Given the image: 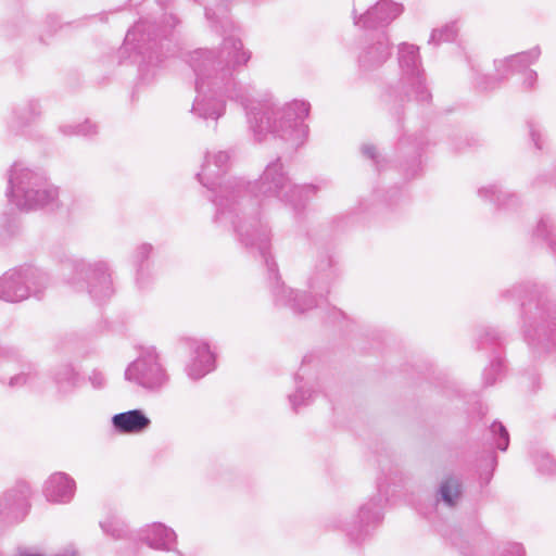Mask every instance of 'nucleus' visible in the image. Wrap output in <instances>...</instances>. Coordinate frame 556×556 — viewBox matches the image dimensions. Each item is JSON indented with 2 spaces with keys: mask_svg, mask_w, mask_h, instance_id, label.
<instances>
[{
  "mask_svg": "<svg viewBox=\"0 0 556 556\" xmlns=\"http://www.w3.org/2000/svg\"><path fill=\"white\" fill-rule=\"evenodd\" d=\"M154 533L156 532H163V531H166V528L163 527L162 525H155L152 527L151 529Z\"/></svg>",
  "mask_w": 556,
  "mask_h": 556,
  "instance_id": "4",
  "label": "nucleus"
},
{
  "mask_svg": "<svg viewBox=\"0 0 556 556\" xmlns=\"http://www.w3.org/2000/svg\"><path fill=\"white\" fill-rule=\"evenodd\" d=\"M459 493L458 483L452 479L445 480L441 485L442 497L448 505L454 504V501L458 497Z\"/></svg>",
  "mask_w": 556,
  "mask_h": 556,
  "instance_id": "3",
  "label": "nucleus"
},
{
  "mask_svg": "<svg viewBox=\"0 0 556 556\" xmlns=\"http://www.w3.org/2000/svg\"><path fill=\"white\" fill-rule=\"evenodd\" d=\"M114 427L123 433H137L150 425V419L140 410L117 414L112 419Z\"/></svg>",
  "mask_w": 556,
  "mask_h": 556,
  "instance_id": "1",
  "label": "nucleus"
},
{
  "mask_svg": "<svg viewBox=\"0 0 556 556\" xmlns=\"http://www.w3.org/2000/svg\"><path fill=\"white\" fill-rule=\"evenodd\" d=\"M198 358L194 363V375L197 377H201L207 372H210L214 368L215 356L210 351L207 345L199 346Z\"/></svg>",
  "mask_w": 556,
  "mask_h": 556,
  "instance_id": "2",
  "label": "nucleus"
}]
</instances>
